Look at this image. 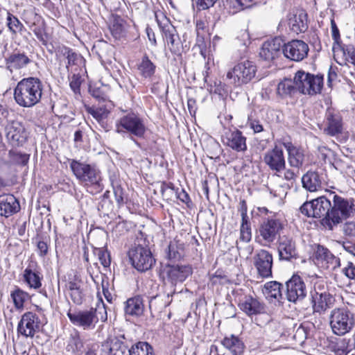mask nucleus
<instances>
[{
	"label": "nucleus",
	"mask_w": 355,
	"mask_h": 355,
	"mask_svg": "<svg viewBox=\"0 0 355 355\" xmlns=\"http://www.w3.org/2000/svg\"><path fill=\"white\" fill-rule=\"evenodd\" d=\"M42 91L43 85L39 78H24L14 89V99L20 107L30 108L41 101Z\"/></svg>",
	"instance_id": "nucleus-1"
},
{
	"label": "nucleus",
	"mask_w": 355,
	"mask_h": 355,
	"mask_svg": "<svg viewBox=\"0 0 355 355\" xmlns=\"http://www.w3.org/2000/svg\"><path fill=\"white\" fill-rule=\"evenodd\" d=\"M67 316L73 324L85 330L94 329L99 321L105 322L107 319V309L103 302L96 308L69 311Z\"/></svg>",
	"instance_id": "nucleus-2"
},
{
	"label": "nucleus",
	"mask_w": 355,
	"mask_h": 355,
	"mask_svg": "<svg viewBox=\"0 0 355 355\" xmlns=\"http://www.w3.org/2000/svg\"><path fill=\"white\" fill-rule=\"evenodd\" d=\"M329 197L331 198V207L328 219L325 221L327 223V229L333 230L344 220L354 215L355 205L353 199L345 198L335 194L334 192H331Z\"/></svg>",
	"instance_id": "nucleus-3"
},
{
	"label": "nucleus",
	"mask_w": 355,
	"mask_h": 355,
	"mask_svg": "<svg viewBox=\"0 0 355 355\" xmlns=\"http://www.w3.org/2000/svg\"><path fill=\"white\" fill-rule=\"evenodd\" d=\"M70 168L73 175L83 184L93 186L98 190H102L101 172L95 165L71 159Z\"/></svg>",
	"instance_id": "nucleus-4"
},
{
	"label": "nucleus",
	"mask_w": 355,
	"mask_h": 355,
	"mask_svg": "<svg viewBox=\"0 0 355 355\" xmlns=\"http://www.w3.org/2000/svg\"><path fill=\"white\" fill-rule=\"evenodd\" d=\"M115 128L119 134H129L137 146L139 144L134 137L144 138L147 130L143 119L134 112L128 113L116 121Z\"/></svg>",
	"instance_id": "nucleus-5"
},
{
	"label": "nucleus",
	"mask_w": 355,
	"mask_h": 355,
	"mask_svg": "<svg viewBox=\"0 0 355 355\" xmlns=\"http://www.w3.org/2000/svg\"><path fill=\"white\" fill-rule=\"evenodd\" d=\"M329 324L333 333L337 336H344L352 330L355 325L354 313L344 308L331 311Z\"/></svg>",
	"instance_id": "nucleus-6"
},
{
	"label": "nucleus",
	"mask_w": 355,
	"mask_h": 355,
	"mask_svg": "<svg viewBox=\"0 0 355 355\" xmlns=\"http://www.w3.org/2000/svg\"><path fill=\"white\" fill-rule=\"evenodd\" d=\"M331 198L320 196L309 202H304L300 207V211L308 217L322 218V224L327 229L326 220L330 214Z\"/></svg>",
	"instance_id": "nucleus-7"
},
{
	"label": "nucleus",
	"mask_w": 355,
	"mask_h": 355,
	"mask_svg": "<svg viewBox=\"0 0 355 355\" xmlns=\"http://www.w3.org/2000/svg\"><path fill=\"white\" fill-rule=\"evenodd\" d=\"M295 83L297 91L303 94L315 95L320 93L323 87V76L313 75L304 71H297L295 74Z\"/></svg>",
	"instance_id": "nucleus-8"
},
{
	"label": "nucleus",
	"mask_w": 355,
	"mask_h": 355,
	"mask_svg": "<svg viewBox=\"0 0 355 355\" xmlns=\"http://www.w3.org/2000/svg\"><path fill=\"white\" fill-rule=\"evenodd\" d=\"M257 67L253 62L244 60L236 64L227 73V78L236 87L249 83L255 76Z\"/></svg>",
	"instance_id": "nucleus-9"
},
{
	"label": "nucleus",
	"mask_w": 355,
	"mask_h": 355,
	"mask_svg": "<svg viewBox=\"0 0 355 355\" xmlns=\"http://www.w3.org/2000/svg\"><path fill=\"white\" fill-rule=\"evenodd\" d=\"M128 257L132 266L140 272L150 269L155 263L150 249L140 245L130 249Z\"/></svg>",
	"instance_id": "nucleus-10"
},
{
	"label": "nucleus",
	"mask_w": 355,
	"mask_h": 355,
	"mask_svg": "<svg viewBox=\"0 0 355 355\" xmlns=\"http://www.w3.org/2000/svg\"><path fill=\"white\" fill-rule=\"evenodd\" d=\"M283 229V224L279 219L267 218L260 224L257 239L264 245L273 243Z\"/></svg>",
	"instance_id": "nucleus-11"
},
{
	"label": "nucleus",
	"mask_w": 355,
	"mask_h": 355,
	"mask_svg": "<svg viewBox=\"0 0 355 355\" xmlns=\"http://www.w3.org/2000/svg\"><path fill=\"white\" fill-rule=\"evenodd\" d=\"M163 274L173 286L171 293L167 294V296L169 297L175 293L174 287L177 283L183 282L192 274V268L189 265L167 264L163 269Z\"/></svg>",
	"instance_id": "nucleus-12"
},
{
	"label": "nucleus",
	"mask_w": 355,
	"mask_h": 355,
	"mask_svg": "<svg viewBox=\"0 0 355 355\" xmlns=\"http://www.w3.org/2000/svg\"><path fill=\"white\" fill-rule=\"evenodd\" d=\"M307 293L306 284L298 275H293L286 282V297L291 302L297 303L306 297Z\"/></svg>",
	"instance_id": "nucleus-13"
},
{
	"label": "nucleus",
	"mask_w": 355,
	"mask_h": 355,
	"mask_svg": "<svg viewBox=\"0 0 355 355\" xmlns=\"http://www.w3.org/2000/svg\"><path fill=\"white\" fill-rule=\"evenodd\" d=\"M41 328L39 316L31 311L24 313L17 326L18 333L25 337L33 338Z\"/></svg>",
	"instance_id": "nucleus-14"
},
{
	"label": "nucleus",
	"mask_w": 355,
	"mask_h": 355,
	"mask_svg": "<svg viewBox=\"0 0 355 355\" xmlns=\"http://www.w3.org/2000/svg\"><path fill=\"white\" fill-rule=\"evenodd\" d=\"M157 21L170 51L174 54H180L181 43L175 28L166 17L162 22Z\"/></svg>",
	"instance_id": "nucleus-15"
},
{
	"label": "nucleus",
	"mask_w": 355,
	"mask_h": 355,
	"mask_svg": "<svg viewBox=\"0 0 355 355\" xmlns=\"http://www.w3.org/2000/svg\"><path fill=\"white\" fill-rule=\"evenodd\" d=\"M263 162L272 171L279 173L286 168V160L282 148L275 144L271 150H268L263 155Z\"/></svg>",
	"instance_id": "nucleus-16"
},
{
	"label": "nucleus",
	"mask_w": 355,
	"mask_h": 355,
	"mask_svg": "<svg viewBox=\"0 0 355 355\" xmlns=\"http://www.w3.org/2000/svg\"><path fill=\"white\" fill-rule=\"evenodd\" d=\"M308 44L302 40H295L287 44H283L282 51L285 57L293 60L301 61L308 55Z\"/></svg>",
	"instance_id": "nucleus-17"
},
{
	"label": "nucleus",
	"mask_w": 355,
	"mask_h": 355,
	"mask_svg": "<svg viewBox=\"0 0 355 355\" xmlns=\"http://www.w3.org/2000/svg\"><path fill=\"white\" fill-rule=\"evenodd\" d=\"M222 141L224 145L236 152H244L247 150L246 137L236 128L226 130Z\"/></svg>",
	"instance_id": "nucleus-18"
},
{
	"label": "nucleus",
	"mask_w": 355,
	"mask_h": 355,
	"mask_svg": "<svg viewBox=\"0 0 355 355\" xmlns=\"http://www.w3.org/2000/svg\"><path fill=\"white\" fill-rule=\"evenodd\" d=\"M311 302L315 312L322 313L329 308L334 301L333 296L320 286H315L311 291Z\"/></svg>",
	"instance_id": "nucleus-19"
},
{
	"label": "nucleus",
	"mask_w": 355,
	"mask_h": 355,
	"mask_svg": "<svg viewBox=\"0 0 355 355\" xmlns=\"http://www.w3.org/2000/svg\"><path fill=\"white\" fill-rule=\"evenodd\" d=\"M254 265L263 278L272 277V255L266 250H259L254 257Z\"/></svg>",
	"instance_id": "nucleus-20"
},
{
	"label": "nucleus",
	"mask_w": 355,
	"mask_h": 355,
	"mask_svg": "<svg viewBox=\"0 0 355 355\" xmlns=\"http://www.w3.org/2000/svg\"><path fill=\"white\" fill-rule=\"evenodd\" d=\"M278 141L287 151L289 165L291 167L296 168L297 171H298V169L303 165L304 160L303 150L294 146L290 139L283 138Z\"/></svg>",
	"instance_id": "nucleus-21"
},
{
	"label": "nucleus",
	"mask_w": 355,
	"mask_h": 355,
	"mask_svg": "<svg viewBox=\"0 0 355 355\" xmlns=\"http://www.w3.org/2000/svg\"><path fill=\"white\" fill-rule=\"evenodd\" d=\"M277 250L279 259L282 260L288 261L297 256L295 241L288 235L279 236Z\"/></svg>",
	"instance_id": "nucleus-22"
},
{
	"label": "nucleus",
	"mask_w": 355,
	"mask_h": 355,
	"mask_svg": "<svg viewBox=\"0 0 355 355\" xmlns=\"http://www.w3.org/2000/svg\"><path fill=\"white\" fill-rule=\"evenodd\" d=\"M282 47H283L282 38L275 37L263 44L259 55L266 61L273 60L280 54Z\"/></svg>",
	"instance_id": "nucleus-23"
},
{
	"label": "nucleus",
	"mask_w": 355,
	"mask_h": 355,
	"mask_svg": "<svg viewBox=\"0 0 355 355\" xmlns=\"http://www.w3.org/2000/svg\"><path fill=\"white\" fill-rule=\"evenodd\" d=\"M6 137L13 145H22L28 135L24 125L19 121L12 122L7 128Z\"/></svg>",
	"instance_id": "nucleus-24"
},
{
	"label": "nucleus",
	"mask_w": 355,
	"mask_h": 355,
	"mask_svg": "<svg viewBox=\"0 0 355 355\" xmlns=\"http://www.w3.org/2000/svg\"><path fill=\"white\" fill-rule=\"evenodd\" d=\"M20 210L19 202L12 194L0 196V216L8 218Z\"/></svg>",
	"instance_id": "nucleus-25"
},
{
	"label": "nucleus",
	"mask_w": 355,
	"mask_h": 355,
	"mask_svg": "<svg viewBox=\"0 0 355 355\" xmlns=\"http://www.w3.org/2000/svg\"><path fill=\"white\" fill-rule=\"evenodd\" d=\"M325 174L318 171H309L302 178L303 187L310 192L321 189L324 182Z\"/></svg>",
	"instance_id": "nucleus-26"
},
{
	"label": "nucleus",
	"mask_w": 355,
	"mask_h": 355,
	"mask_svg": "<svg viewBox=\"0 0 355 355\" xmlns=\"http://www.w3.org/2000/svg\"><path fill=\"white\" fill-rule=\"evenodd\" d=\"M240 309L248 315L260 314L264 312L265 306L263 303L252 295H245L239 302Z\"/></svg>",
	"instance_id": "nucleus-27"
},
{
	"label": "nucleus",
	"mask_w": 355,
	"mask_h": 355,
	"mask_svg": "<svg viewBox=\"0 0 355 355\" xmlns=\"http://www.w3.org/2000/svg\"><path fill=\"white\" fill-rule=\"evenodd\" d=\"M326 128L324 132L330 136L340 134L343 130L342 117L333 110L328 109L326 112Z\"/></svg>",
	"instance_id": "nucleus-28"
},
{
	"label": "nucleus",
	"mask_w": 355,
	"mask_h": 355,
	"mask_svg": "<svg viewBox=\"0 0 355 355\" xmlns=\"http://www.w3.org/2000/svg\"><path fill=\"white\" fill-rule=\"evenodd\" d=\"M315 258L318 261L325 262L327 268L335 270L340 266V259L334 256L327 248L318 245L315 251Z\"/></svg>",
	"instance_id": "nucleus-29"
},
{
	"label": "nucleus",
	"mask_w": 355,
	"mask_h": 355,
	"mask_svg": "<svg viewBox=\"0 0 355 355\" xmlns=\"http://www.w3.org/2000/svg\"><path fill=\"white\" fill-rule=\"evenodd\" d=\"M31 62V59L24 53L14 52L6 58V66L10 71L25 68Z\"/></svg>",
	"instance_id": "nucleus-30"
},
{
	"label": "nucleus",
	"mask_w": 355,
	"mask_h": 355,
	"mask_svg": "<svg viewBox=\"0 0 355 355\" xmlns=\"http://www.w3.org/2000/svg\"><path fill=\"white\" fill-rule=\"evenodd\" d=\"M221 344L232 355H242L244 352L245 345L243 342L239 337L233 334L225 337L221 340Z\"/></svg>",
	"instance_id": "nucleus-31"
},
{
	"label": "nucleus",
	"mask_w": 355,
	"mask_h": 355,
	"mask_svg": "<svg viewBox=\"0 0 355 355\" xmlns=\"http://www.w3.org/2000/svg\"><path fill=\"white\" fill-rule=\"evenodd\" d=\"M291 31L295 33H303L308 28L307 15L304 10H299L288 19Z\"/></svg>",
	"instance_id": "nucleus-32"
},
{
	"label": "nucleus",
	"mask_w": 355,
	"mask_h": 355,
	"mask_svg": "<svg viewBox=\"0 0 355 355\" xmlns=\"http://www.w3.org/2000/svg\"><path fill=\"white\" fill-rule=\"evenodd\" d=\"M109 343H105L101 347V355H123L126 347L122 344L123 343L118 339H114Z\"/></svg>",
	"instance_id": "nucleus-33"
},
{
	"label": "nucleus",
	"mask_w": 355,
	"mask_h": 355,
	"mask_svg": "<svg viewBox=\"0 0 355 355\" xmlns=\"http://www.w3.org/2000/svg\"><path fill=\"white\" fill-rule=\"evenodd\" d=\"M87 111L99 123L101 127L103 128L106 132L110 129V125L107 123V117L110 112L105 108H96L87 107Z\"/></svg>",
	"instance_id": "nucleus-34"
},
{
	"label": "nucleus",
	"mask_w": 355,
	"mask_h": 355,
	"mask_svg": "<svg viewBox=\"0 0 355 355\" xmlns=\"http://www.w3.org/2000/svg\"><path fill=\"white\" fill-rule=\"evenodd\" d=\"M144 309L143 301L139 297L130 298L125 302V312L128 315H141L144 312Z\"/></svg>",
	"instance_id": "nucleus-35"
},
{
	"label": "nucleus",
	"mask_w": 355,
	"mask_h": 355,
	"mask_svg": "<svg viewBox=\"0 0 355 355\" xmlns=\"http://www.w3.org/2000/svg\"><path fill=\"white\" fill-rule=\"evenodd\" d=\"M263 293L267 297L280 300L282 298V284L276 281L266 282L264 284Z\"/></svg>",
	"instance_id": "nucleus-36"
},
{
	"label": "nucleus",
	"mask_w": 355,
	"mask_h": 355,
	"mask_svg": "<svg viewBox=\"0 0 355 355\" xmlns=\"http://www.w3.org/2000/svg\"><path fill=\"white\" fill-rule=\"evenodd\" d=\"M296 91L297 87L295 83V78L293 80L285 78L278 84L277 88V94L282 97L292 95Z\"/></svg>",
	"instance_id": "nucleus-37"
},
{
	"label": "nucleus",
	"mask_w": 355,
	"mask_h": 355,
	"mask_svg": "<svg viewBox=\"0 0 355 355\" xmlns=\"http://www.w3.org/2000/svg\"><path fill=\"white\" fill-rule=\"evenodd\" d=\"M83 346V340H81L79 334L78 333H75L74 334H71L69 338L66 346V350L74 355H78L82 352Z\"/></svg>",
	"instance_id": "nucleus-38"
},
{
	"label": "nucleus",
	"mask_w": 355,
	"mask_h": 355,
	"mask_svg": "<svg viewBox=\"0 0 355 355\" xmlns=\"http://www.w3.org/2000/svg\"><path fill=\"white\" fill-rule=\"evenodd\" d=\"M110 30L114 38L121 39L125 34V21L119 16L114 17Z\"/></svg>",
	"instance_id": "nucleus-39"
},
{
	"label": "nucleus",
	"mask_w": 355,
	"mask_h": 355,
	"mask_svg": "<svg viewBox=\"0 0 355 355\" xmlns=\"http://www.w3.org/2000/svg\"><path fill=\"white\" fill-rule=\"evenodd\" d=\"M10 297L17 309H21L24 302L30 300L29 294L17 287L11 291Z\"/></svg>",
	"instance_id": "nucleus-40"
},
{
	"label": "nucleus",
	"mask_w": 355,
	"mask_h": 355,
	"mask_svg": "<svg viewBox=\"0 0 355 355\" xmlns=\"http://www.w3.org/2000/svg\"><path fill=\"white\" fill-rule=\"evenodd\" d=\"M155 65L146 55L142 58L141 62L138 64L139 74L145 78L153 76L155 73Z\"/></svg>",
	"instance_id": "nucleus-41"
},
{
	"label": "nucleus",
	"mask_w": 355,
	"mask_h": 355,
	"mask_svg": "<svg viewBox=\"0 0 355 355\" xmlns=\"http://www.w3.org/2000/svg\"><path fill=\"white\" fill-rule=\"evenodd\" d=\"M24 277L25 282L31 288L37 289L41 287L42 283L40 277L36 272H33L31 269H25Z\"/></svg>",
	"instance_id": "nucleus-42"
},
{
	"label": "nucleus",
	"mask_w": 355,
	"mask_h": 355,
	"mask_svg": "<svg viewBox=\"0 0 355 355\" xmlns=\"http://www.w3.org/2000/svg\"><path fill=\"white\" fill-rule=\"evenodd\" d=\"M7 26L9 30L15 34L21 31L24 27L23 24L19 21V20L10 12H8Z\"/></svg>",
	"instance_id": "nucleus-43"
},
{
	"label": "nucleus",
	"mask_w": 355,
	"mask_h": 355,
	"mask_svg": "<svg viewBox=\"0 0 355 355\" xmlns=\"http://www.w3.org/2000/svg\"><path fill=\"white\" fill-rule=\"evenodd\" d=\"M252 0H230V8L233 13L238 12L250 7Z\"/></svg>",
	"instance_id": "nucleus-44"
},
{
	"label": "nucleus",
	"mask_w": 355,
	"mask_h": 355,
	"mask_svg": "<svg viewBox=\"0 0 355 355\" xmlns=\"http://www.w3.org/2000/svg\"><path fill=\"white\" fill-rule=\"evenodd\" d=\"M94 253L96 255L104 267H109L111 263L110 255L108 251L103 248L94 249Z\"/></svg>",
	"instance_id": "nucleus-45"
},
{
	"label": "nucleus",
	"mask_w": 355,
	"mask_h": 355,
	"mask_svg": "<svg viewBox=\"0 0 355 355\" xmlns=\"http://www.w3.org/2000/svg\"><path fill=\"white\" fill-rule=\"evenodd\" d=\"M82 83L81 76L79 74H73L69 78V85L74 93H80V87Z\"/></svg>",
	"instance_id": "nucleus-46"
},
{
	"label": "nucleus",
	"mask_w": 355,
	"mask_h": 355,
	"mask_svg": "<svg viewBox=\"0 0 355 355\" xmlns=\"http://www.w3.org/2000/svg\"><path fill=\"white\" fill-rule=\"evenodd\" d=\"M252 239L251 225L240 227V240L248 243Z\"/></svg>",
	"instance_id": "nucleus-47"
},
{
	"label": "nucleus",
	"mask_w": 355,
	"mask_h": 355,
	"mask_svg": "<svg viewBox=\"0 0 355 355\" xmlns=\"http://www.w3.org/2000/svg\"><path fill=\"white\" fill-rule=\"evenodd\" d=\"M343 234L350 238H355V222L347 221L343 225Z\"/></svg>",
	"instance_id": "nucleus-48"
},
{
	"label": "nucleus",
	"mask_w": 355,
	"mask_h": 355,
	"mask_svg": "<svg viewBox=\"0 0 355 355\" xmlns=\"http://www.w3.org/2000/svg\"><path fill=\"white\" fill-rule=\"evenodd\" d=\"M343 51L346 60L353 64L355 60V47L353 45H347L343 48Z\"/></svg>",
	"instance_id": "nucleus-49"
},
{
	"label": "nucleus",
	"mask_w": 355,
	"mask_h": 355,
	"mask_svg": "<svg viewBox=\"0 0 355 355\" xmlns=\"http://www.w3.org/2000/svg\"><path fill=\"white\" fill-rule=\"evenodd\" d=\"M72 301L76 304H81L83 302V293L80 288L69 292Z\"/></svg>",
	"instance_id": "nucleus-50"
},
{
	"label": "nucleus",
	"mask_w": 355,
	"mask_h": 355,
	"mask_svg": "<svg viewBox=\"0 0 355 355\" xmlns=\"http://www.w3.org/2000/svg\"><path fill=\"white\" fill-rule=\"evenodd\" d=\"M167 254L170 259H178L181 257L178 250L177 244L175 242H171L168 245Z\"/></svg>",
	"instance_id": "nucleus-51"
},
{
	"label": "nucleus",
	"mask_w": 355,
	"mask_h": 355,
	"mask_svg": "<svg viewBox=\"0 0 355 355\" xmlns=\"http://www.w3.org/2000/svg\"><path fill=\"white\" fill-rule=\"evenodd\" d=\"M343 273L349 279L355 280V266L348 262L347 266L343 269Z\"/></svg>",
	"instance_id": "nucleus-52"
},
{
	"label": "nucleus",
	"mask_w": 355,
	"mask_h": 355,
	"mask_svg": "<svg viewBox=\"0 0 355 355\" xmlns=\"http://www.w3.org/2000/svg\"><path fill=\"white\" fill-rule=\"evenodd\" d=\"M81 59L82 57L72 50L70 54L68 53L67 67L68 68L69 66L77 64L78 62Z\"/></svg>",
	"instance_id": "nucleus-53"
},
{
	"label": "nucleus",
	"mask_w": 355,
	"mask_h": 355,
	"mask_svg": "<svg viewBox=\"0 0 355 355\" xmlns=\"http://www.w3.org/2000/svg\"><path fill=\"white\" fill-rule=\"evenodd\" d=\"M199 10H206L214 6L217 0H195Z\"/></svg>",
	"instance_id": "nucleus-54"
},
{
	"label": "nucleus",
	"mask_w": 355,
	"mask_h": 355,
	"mask_svg": "<svg viewBox=\"0 0 355 355\" xmlns=\"http://www.w3.org/2000/svg\"><path fill=\"white\" fill-rule=\"evenodd\" d=\"M248 124L250 128L253 130L254 133H259L264 130L263 125L258 120L250 119Z\"/></svg>",
	"instance_id": "nucleus-55"
},
{
	"label": "nucleus",
	"mask_w": 355,
	"mask_h": 355,
	"mask_svg": "<svg viewBox=\"0 0 355 355\" xmlns=\"http://www.w3.org/2000/svg\"><path fill=\"white\" fill-rule=\"evenodd\" d=\"M37 252L40 257H44L48 253V245L44 241H37Z\"/></svg>",
	"instance_id": "nucleus-56"
},
{
	"label": "nucleus",
	"mask_w": 355,
	"mask_h": 355,
	"mask_svg": "<svg viewBox=\"0 0 355 355\" xmlns=\"http://www.w3.org/2000/svg\"><path fill=\"white\" fill-rule=\"evenodd\" d=\"M331 35L332 38L334 40V42L337 44H339L340 40V33L339 30L336 26V24L334 19L331 21Z\"/></svg>",
	"instance_id": "nucleus-57"
},
{
	"label": "nucleus",
	"mask_w": 355,
	"mask_h": 355,
	"mask_svg": "<svg viewBox=\"0 0 355 355\" xmlns=\"http://www.w3.org/2000/svg\"><path fill=\"white\" fill-rule=\"evenodd\" d=\"M297 177V173L295 172L294 169H286L284 173V178L291 182H294Z\"/></svg>",
	"instance_id": "nucleus-58"
},
{
	"label": "nucleus",
	"mask_w": 355,
	"mask_h": 355,
	"mask_svg": "<svg viewBox=\"0 0 355 355\" xmlns=\"http://www.w3.org/2000/svg\"><path fill=\"white\" fill-rule=\"evenodd\" d=\"M338 243L342 245L343 248L350 254H355V245L349 241H338Z\"/></svg>",
	"instance_id": "nucleus-59"
},
{
	"label": "nucleus",
	"mask_w": 355,
	"mask_h": 355,
	"mask_svg": "<svg viewBox=\"0 0 355 355\" xmlns=\"http://www.w3.org/2000/svg\"><path fill=\"white\" fill-rule=\"evenodd\" d=\"M114 194L115 200L119 205L123 203V192L121 187H117L114 189Z\"/></svg>",
	"instance_id": "nucleus-60"
},
{
	"label": "nucleus",
	"mask_w": 355,
	"mask_h": 355,
	"mask_svg": "<svg viewBox=\"0 0 355 355\" xmlns=\"http://www.w3.org/2000/svg\"><path fill=\"white\" fill-rule=\"evenodd\" d=\"M71 51H72V49L69 47H67L65 46H60L58 48L57 55H60H60L64 56L67 59L68 53L70 54Z\"/></svg>",
	"instance_id": "nucleus-61"
},
{
	"label": "nucleus",
	"mask_w": 355,
	"mask_h": 355,
	"mask_svg": "<svg viewBox=\"0 0 355 355\" xmlns=\"http://www.w3.org/2000/svg\"><path fill=\"white\" fill-rule=\"evenodd\" d=\"M80 286H81L80 281H78L76 279L70 280V281H69V282L67 284V287L68 290L69 291V292L73 290L78 289V288H80Z\"/></svg>",
	"instance_id": "nucleus-62"
},
{
	"label": "nucleus",
	"mask_w": 355,
	"mask_h": 355,
	"mask_svg": "<svg viewBox=\"0 0 355 355\" xmlns=\"http://www.w3.org/2000/svg\"><path fill=\"white\" fill-rule=\"evenodd\" d=\"M98 349L99 345L98 344H93L87 347L85 355H96Z\"/></svg>",
	"instance_id": "nucleus-63"
},
{
	"label": "nucleus",
	"mask_w": 355,
	"mask_h": 355,
	"mask_svg": "<svg viewBox=\"0 0 355 355\" xmlns=\"http://www.w3.org/2000/svg\"><path fill=\"white\" fill-rule=\"evenodd\" d=\"M146 32L148 35V40L151 42L152 44H156V39L155 33L151 28L147 26L146 28Z\"/></svg>",
	"instance_id": "nucleus-64"
}]
</instances>
